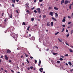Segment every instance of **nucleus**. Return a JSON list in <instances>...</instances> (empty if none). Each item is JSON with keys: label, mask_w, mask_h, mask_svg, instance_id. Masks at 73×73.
<instances>
[{"label": "nucleus", "mask_w": 73, "mask_h": 73, "mask_svg": "<svg viewBox=\"0 0 73 73\" xmlns=\"http://www.w3.org/2000/svg\"><path fill=\"white\" fill-rule=\"evenodd\" d=\"M54 9H55V10H57V11L58 10V8L57 7H54Z\"/></svg>", "instance_id": "obj_7"}, {"label": "nucleus", "mask_w": 73, "mask_h": 73, "mask_svg": "<svg viewBox=\"0 0 73 73\" xmlns=\"http://www.w3.org/2000/svg\"><path fill=\"white\" fill-rule=\"evenodd\" d=\"M51 61L52 62H53V60L52 59L51 60Z\"/></svg>", "instance_id": "obj_48"}, {"label": "nucleus", "mask_w": 73, "mask_h": 73, "mask_svg": "<svg viewBox=\"0 0 73 73\" xmlns=\"http://www.w3.org/2000/svg\"><path fill=\"white\" fill-rule=\"evenodd\" d=\"M73 15V13H72V15H71V16H72Z\"/></svg>", "instance_id": "obj_64"}, {"label": "nucleus", "mask_w": 73, "mask_h": 73, "mask_svg": "<svg viewBox=\"0 0 73 73\" xmlns=\"http://www.w3.org/2000/svg\"><path fill=\"white\" fill-rule=\"evenodd\" d=\"M62 21L63 22H65V19H63L62 20Z\"/></svg>", "instance_id": "obj_20"}, {"label": "nucleus", "mask_w": 73, "mask_h": 73, "mask_svg": "<svg viewBox=\"0 0 73 73\" xmlns=\"http://www.w3.org/2000/svg\"><path fill=\"white\" fill-rule=\"evenodd\" d=\"M41 70H43V68H40L39 69V71L40 72H42Z\"/></svg>", "instance_id": "obj_10"}, {"label": "nucleus", "mask_w": 73, "mask_h": 73, "mask_svg": "<svg viewBox=\"0 0 73 73\" xmlns=\"http://www.w3.org/2000/svg\"><path fill=\"white\" fill-rule=\"evenodd\" d=\"M33 68V66H32L30 67V69H32V68Z\"/></svg>", "instance_id": "obj_47"}, {"label": "nucleus", "mask_w": 73, "mask_h": 73, "mask_svg": "<svg viewBox=\"0 0 73 73\" xmlns=\"http://www.w3.org/2000/svg\"><path fill=\"white\" fill-rule=\"evenodd\" d=\"M25 5H26V6H27V5H29V3H26V4H25Z\"/></svg>", "instance_id": "obj_39"}, {"label": "nucleus", "mask_w": 73, "mask_h": 73, "mask_svg": "<svg viewBox=\"0 0 73 73\" xmlns=\"http://www.w3.org/2000/svg\"><path fill=\"white\" fill-rule=\"evenodd\" d=\"M57 63H60V61H57Z\"/></svg>", "instance_id": "obj_45"}, {"label": "nucleus", "mask_w": 73, "mask_h": 73, "mask_svg": "<svg viewBox=\"0 0 73 73\" xmlns=\"http://www.w3.org/2000/svg\"><path fill=\"white\" fill-rule=\"evenodd\" d=\"M35 7H33V8H31V9H32V10H33V9H35Z\"/></svg>", "instance_id": "obj_51"}, {"label": "nucleus", "mask_w": 73, "mask_h": 73, "mask_svg": "<svg viewBox=\"0 0 73 73\" xmlns=\"http://www.w3.org/2000/svg\"><path fill=\"white\" fill-rule=\"evenodd\" d=\"M31 40H35V37L33 36L31 38Z\"/></svg>", "instance_id": "obj_5"}, {"label": "nucleus", "mask_w": 73, "mask_h": 73, "mask_svg": "<svg viewBox=\"0 0 73 73\" xmlns=\"http://www.w3.org/2000/svg\"><path fill=\"white\" fill-rule=\"evenodd\" d=\"M55 17H56H56H58V14L56 13H55Z\"/></svg>", "instance_id": "obj_15"}, {"label": "nucleus", "mask_w": 73, "mask_h": 73, "mask_svg": "<svg viewBox=\"0 0 73 73\" xmlns=\"http://www.w3.org/2000/svg\"><path fill=\"white\" fill-rule=\"evenodd\" d=\"M8 57H5V59L6 60H8Z\"/></svg>", "instance_id": "obj_22"}, {"label": "nucleus", "mask_w": 73, "mask_h": 73, "mask_svg": "<svg viewBox=\"0 0 73 73\" xmlns=\"http://www.w3.org/2000/svg\"><path fill=\"white\" fill-rule=\"evenodd\" d=\"M27 62H28V64H29V62L28 60L27 59Z\"/></svg>", "instance_id": "obj_25"}, {"label": "nucleus", "mask_w": 73, "mask_h": 73, "mask_svg": "<svg viewBox=\"0 0 73 73\" xmlns=\"http://www.w3.org/2000/svg\"><path fill=\"white\" fill-rule=\"evenodd\" d=\"M29 28H30V27L29 26V27L27 29V31H29Z\"/></svg>", "instance_id": "obj_23"}, {"label": "nucleus", "mask_w": 73, "mask_h": 73, "mask_svg": "<svg viewBox=\"0 0 73 73\" xmlns=\"http://www.w3.org/2000/svg\"><path fill=\"white\" fill-rule=\"evenodd\" d=\"M11 36L13 37V38H15V41H17V37H18V36L16 35H14L13 36L12 34L10 35Z\"/></svg>", "instance_id": "obj_1"}, {"label": "nucleus", "mask_w": 73, "mask_h": 73, "mask_svg": "<svg viewBox=\"0 0 73 73\" xmlns=\"http://www.w3.org/2000/svg\"><path fill=\"white\" fill-rule=\"evenodd\" d=\"M66 32H67V33H68V30L66 29Z\"/></svg>", "instance_id": "obj_43"}, {"label": "nucleus", "mask_w": 73, "mask_h": 73, "mask_svg": "<svg viewBox=\"0 0 73 73\" xmlns=\"http://www.w3.org/2000/svg\"><path fill=\"white\" fill-rule=\"evenodd\" d=\"M49 15H50L52 16H53V12L51 11L50 12Z\"/></svg>", "instance_id": "obj_3"}, {"label": "nucleus", "mask_w": 73, "mask_h": 73, "mask_svg": "<svg viewBox=\"0 0 73 73\" xmlns=\"http://www.w3.org/2000/svg\"><path fill=\"white\" fill-rule=\"evenodd\" d=\"M4 13H3L2 14V16H4Z\"/></svg>", "instance_id": "obj_40"}, {"label": "nucleus", "mask_w": 73, "mask_h": 73, "mask_svg": "<svg viewBox=\"0 0 73 73\" xmlns=\"http://www.w3.org/2000/svg\"><path fill=\"white\" fill-rule=\"evenodd\" d=\"M58 40H59V41L60 42H62V40H60L59 38H58Z\"/></svg>", "instance_id": "obj_24"}, {"label": "nucleus", "mask_w": 73, "mask_h": 73, "mask_svg": "<svg viewBox=\"0 0 73 73\" xmlns=\"http://www.w3.org/2000/svg\"><path fill=\"white\" fill-rule=\"evenodd\" d=\"M71 34H72L73 33V30H72L71 31Z\"/></svg>", "instance_id": "obj_38"}, {"label": "nucleus", "mask_w": 73, "mask_h": 73, "mask_svg": "<svg viewBox=\"0 0 73 73\" xmlns=\"http://www.w3.org/2000/svg\"><path fill=\"white\" fill-rule=\"evenodd\" d=\"M51 26H53V22H52L51 23Z\"/></svg>", "instance_id": "obj_11"}, {"label": "nucleus", "mask_w": 73, "mask_h": 73, "mask_svg": "<svg viewBox=\"0 0 73 73\" xmlns=\"http://www.w3.org/2000/svg\"><path fill=\"white\" fill-rule=\"evenodd\" d=\"M25 56L26 57H28V55H27V54L25 53Z\"/></svg>", "instance_id": "obj_30"}, {"label": "nucleus", "mask_w": 73, "mask_h": 73, "mask_svg": "<svg viewBox=\"0 0 73 73\" xmlns=\"http://www.w3.org/2000/svg\"><path fill=\"white\" fill-rule=\"evenodd\" d=\"M7 18H6L4 20L5 22H6L7 21Z\"/></svg>", "instance_id": "obj_28"}, {"label": "nucleus", "mask_w": 73, "mask_h": 73, "mask_svg": "<svg viewBox=\"0 0 73 73\" xmlns=\"http://www.w3.org/2000/svg\"><path fill=\"white\" fill-rule=\"evenodd\" d=\"M66 45H68V46H69V44H68V43H66Z\"/></svg>", "instance_id": "obj_53"}, {"label": "nucleus", "mask_w": 73, "mask_h": 73, "mask_svg": "<svg viewBox=\"0 0 73 73\" xmlns=\"http://www.w3.org/2000/svg\"><path fill=\"white\" fill-rule=\"evenodd\" d=\"M66 65H67V66H68V63H66Z\"/></svg>", "instance_id": "obj_61"}, {"label": "nucleus", "mask_w": 73, "mask_h": 73, "mask_svg": "<svg viewBox=\"0 0 73 73\" xmlns=\"http://www.w3.org/2000/svg\"><path fill=\"white\" fill-rule=\"evenodd\" d=\"M27 12H28V13H29V10H27Z\"/></svg>", "instance_id": "obj_58"}, {"label": "nucleus", "mask_w": 73, "mask_h": 73, "mask_svg": "<svg viewBox=\"0 0 73 73\" xmlns=\"http://www.w3.org/2000/svg\"><path fill=\"white\" fill-rule=\"evenodd\" d=\"M7 53H11V51L9 49H7Z\"/></svg>", "instance_id": "obj_2"}, {"label": "nucleus", "mask_w": 73, "mask_h": 73, "mask_svg": "<svg viewBox=\"0 0 73 73\" xmlns=\"http://www.w3.org/2000/svg\"><path fill=\"white\" fill-rule=\"evenodd\" d=\"M49 23H50L49 22H47V26H50V24H49Z\"/></svg>", "instance_id": "obj_9"}, {"label": "nucleus", "mask_w": 73, "mask_h": 73, "mask_svg": "<svg viewBox=\"0 0 73 73\" xmlns=\"http://www.w3.org/2000/svg\"><path fill=\"white\" fill-rule=\"evenodd\" d=\"M9 61L10 63L11 62V60H9Z\"/></svg>", "instance_id": "obj_63"}, {"label": "nucleus", "mask_w": 73, "mask_h": 73, "mask_svg": "<svg viewBox=\"0 0 73 73\" xmlns=\"http://www.w3.org/2000/svg\"><path fill=\"white\" fill-rule=\"evenodd\" d=\"M52 7H49L48 8V10H50V9H52Z\"/></svg>", "instance_id": "obj_18"}, {"label": "nucleus", "mask_w": 73, "mask_h": 73, "mask_svg": "<svg viewBox=\"0 0 73 73\" xmlns=\"http://www.w3.org/2000/svg\"><path fill=\"white\" fill-rule=\"evenodd\" d=\"M43 0H39V2H42V1Z\"/></svg>", "instance_id": "obj_55"}, {"label": "nucleus", "mask_w": 73, "mask_h": 73, "mask_svg": "<svg viewBox=\"0 0 73 73\" xmlns=\"http://www.w3.org/2000/svg\"><path fill=\"white\" fill-rule=\"evenodd\" d=\"M52 19L53 20H54L55 21H57V20H56V19H54V17H52Z\"/></svg>", "instance_id": "obj_14"}, {"label": "nucleus", "mask_w": 73, "mask_h": 73, "mask_svg": "<svg viewBox=\"0 0 73 73\" xmlns=\"http://www.w3.org/2000/svg\"><path fill=\"white\" fill-rule=\"evenodd\" d=\"M1 70H4V69H3V68H1Z\"/></svg>", "instance_id": "obj_59"}, {"label": "nucleus", "mask_w": 73, "mask_h": 73, "mask_svg": "<svg viewBox=\"0 0 73 73\" xmlns=\"http://www.w3.org/2000/svg\"><path fill=\"white\" fill-rule=\"evenodd\" d=\"M55 48H57V49H58V47H57V46H56Z\"/></svg>", "instance_id": "obj_60"}, {"label": "nucleus", "mask_w": 73, "mask_h": 73, "mask_svg": "<svg viewBox=\"0 0 73 73\" xmlns=\"http://www.w3.org/2000/svg\"><path fill=\"white\" fill-rule=\"evenodd\" d=\"M71 23H72V22H70L68 23V25H69Z\"/></svg>", "instance_id": "obj_31"}, {"label": "nucleus", "mask_w": 73, "mask_h": 73, "mask_svg": "<svg viewBox=\"0 0 73 73\" xmlns=\"http://www.w3.org/2000/svg\"><path fill=\"white\" fill-rule=\"evenodd\" d=\"M10 17L11 18V19H12V14L10 16Z\"/></svg>", "instance_id": "obj_35"}, {"label": "nucleus", "mask_w": 73, "mask_h": 73, "mask_svg": "<svg viewBox=\"0 0 73 73\" xmlns=\"http://www.w3.org/2000/svg\"><path fill=\"white\" fill-rule=\"evenodd\" d=\"M34 20H35V18H32L31 19V20L32 21H34Z\"/></svg>", "instance_id": "obj_21"}, {"label": "nucleus", "mask_w": 73, "mask_h": 73, "mask_svg": "<svg viewBox=\"0 0 73 73\" xmlns=\"http://www.w3.org/2000/svg\"><path fill=\"white\" fill-rule=\"evenodd\" d=\"M68 19H71V17L69 16H68Z\"/></svg>", "instance_id": "obj_50"}, {"label": "nucleus", "mask_w": 73, "mask_h": 73, "mask_svg": "<svg viewBox=\"0 0 73 73\" xmlns=\"http://www.w3.org/2000/svg\"><path fill=\"white\" fill-rule=\"evenodd\" d=\"M12 6L13 7H15V5H14V4H12Z\"/></svg>", "instance_id": "obj_44"}, {"label": "nucleus", "mask_w": 73, "mask_h": 73, "mask_svg": "<svg viewBox=\"0 0 73 73\" xmlns=\"http://www.w3.org/2000/svg\"><path fill=\"white\" fill-rule=\"evenodd\" d=\"M34 3H36V0H35L34 1Z\"/></svg>", "instance_id": "obj_62"}, {"label": "nucleus", "mask_w": 73, "mask_h": 73, "mask_svg": "<svg viewBox=\"0 0 73 73\" xmlns=\"http://www.w3.org/2000/svg\"><path fill=\"white\" fill-rule=\"evenodd\" d=\"M65 29L64 28L63 29L62 31H61L62 32H63L64 31Z\"/></svg>", "instance_id": "obj_32"}, {"label": "nucleus", "mask_w": 73, "mask_h": 73, "mask_svg": "<svg viewBox=\"0 0 73 73\" xmlns=\"http://www.w3.org/2000/svg\"><path fill=\"white\" fill-rule=\"evenodd\" d=\"M34 12H35V13H37V11L36 10H34Z\"/></svg>", "instance_id": "obj_42"}, {"label": "nucleus", "mask_w": 73, "mask_h": 73, "mask_svg": "<svg viewBox=\"0 0 73 73\" xmlns=\"http://www.w3.org/2000/svg\"><path fill=\"white\" fill-rule=\"evenodd\" d=\"M37 21H40V20L39 19H37Z\"/></svg>", "instance_id": "obj_56"}, {"label": "nucleus", "mask_w": 73, "mask_h": 73, "mask_svg": "<svg viewBox=\"0 0 73 73\" xmlns=\"http://www.w3.org/2000/svg\"><path fill=\"white\" fill-rule=\"evenodd\" d=\"M38 12L39 14H40L41 13V11L40 10H38Z\"/></svg>", "instance_id": "obj_13"}, {"label": "nucleus", "mask_w": 73, "mask_h": 73, "mask_svg": "<svg viewBox=\"0 0 73 73\" xmlns=\"http://www.w3.org/2000/svg\"><path fill=\"white\" fill-rule=\"evenodd\" d=\"M40 8H37V9H36V10H40Z\"/></svg>", "instance_id": "obj_33"}, {"label": "nucleus", "mask_w": 73, "mask_h": 73, "mask_svg": "<svg viewBox=\"0 0 73 73\" xmlns=\"http://www.w3.org/2000/svg\"><path fill=\"white\" fill-rule=\"evenodd\" d=\"M73 4H70V6L69 7V8L70 9H71V8H72V5H73Z\"/></svg>", "instance_id": "obj_4"}, {"label": "nucleus", "mask_w": 73, "mask_h": 73, "mask_svg": "<svg viewBox=\"0 0 73 73\" xmlns=\"http://www.w3.org/2000/svg\"><path fill=\"white\" fill-rule=\"evenodd\" d=\"M68 1L66 0L65 1L64 4H68Z\"/></svg>", "instance_id": "obj_6"}, {"label": "nucleus", "mask_w": 73, "mask_h": 73, "mask_svg": "<svg viewBox=\"0 0 73 73\" xmlns=\"http://www.w3.org/2000/svg\"><path fill=\"white\" fill-rule=\"evenodd\" d=\"M69 50H70V52H73V50L71 49H70Z\"/></svg>", "instance_id": "obj_17"}, {"label": "nucleus", "mask_w": 73, "mask_h": 73, "mask_svg": "<svg viewBox=\"0 0 73 73\" xmlns=\"http://www.w3.org/2000/svg\"><path fill=\"white\" fill-rule=\"evenodd\" d=\"M41 60H39V64H41Z\"/></svg>", "instance_id": "obj_34"}, {"label": "nucleus", "mask_w": 73, "mask_h": 73, "mask_svg": "<svg viewBox=\"0 0 73 73\" xmlns=\"http://www.w3.org/2000/svg\"><path fill=\"white\" fill-rule=\"evenodd\" d=\"M11 72H12V73H14V71H13V70H11Z\"/></svg>", "instance_id": "obj_46"}, {"label": "nucleus", "mask_w": 73, "mask_h": 73, "mask_svg": "<svg viewBox=\"0 0 73 73\" xmlns=\"http://www.w3.org/2000/svg\"><path fill=\"white\" fill-rule=\"evenodd\" d=\"M59 33V32H58L56 33H55V35H58Z\"/></svg>", "instance_id": "obj_16"}, {"label": "nucleus", "mask_w": 73, "mask_h": 73, "mask_svg": "<svg viewBox=\"0 0 73 73\" xmlns=\"http://www.w3.org/2000/svg\"><path fill=\"white\" fill-rule=\"evenodd\" d=\"M43 17V18H45V17H46V15H44Z\"/></svg>", "instance_id": "obj_27"}, {"label": "nucleus", "mask_w": 73, "mask_h": 73, "mask_svg": "<svg viewBox=\"0 0 73 73\" xmlns=\"http://www.w3.org/2000/svg\"><path fill=\"white\" fill-rule=\"evenodd\" d=\"M65 56H68V54H66L65 55Z\"/></svg>", "instance_id": "obj_49"}, {"label": "nucleus", "mask_w": 73, "mask_h": 73, "mask_svg": "<svg viewBox=\"0 0 73 73\" xmlns=\"http://www.w3.org/2000/svg\"><path fill=\"white\" fill-rule=\"evenodd\" d=\"M64 3V0H62V3Z\"/></svg>", "instance_id": "obj_57"}, {"label": "nucleus", "mask_w": 73, "mask_h": 73, "mask_svg": "<svg viewBox=\"0 0 73 73\" xmlns=\"http://www.w3.org/2000/svg\"><path fill=\"white\" fill-rule=\"evenodd\" d=\"M23 24L24 25H26V24H25V22H23Z\"/></svg>", "instance_id": "obj_29"}, {"label": "nucleus", "mask_w": 73, "mask_h": 73, "mask_svg": "<svg viewBox=\"0 0 73 73\" xmlns=\"http://www.w3.org/2000/svg\"><path fill=\"white\" fill-rule=\"evenodd\" d=\"M30 58H31V59H33V57L32 56H30Z\"/></svg>", "instance_id": "obj_41"}, {"label": "nucleus", "mask_w": 73, "mask_h": 73, "mask_svg": "<svg viewBox=\"0 0 73 73\" xmlns=\"http://www.w3.org/2000/svg\"><path fill=\"white\" fill-rule=\"evenodd\" d=\"M62 27H65V25H62Z\"/></svg>", "instance_id": "obj_52"}, {"label": "nucleus", "mask_w": 73, "mask_h": 73, "mask_svg": "<svg viewBox=\"0 0 73 73\" xmlns=\"http://www.w3.org/2000/svg\"><path fill=\"white\" fill-rule=\"evenodd\" d=\"M58 53H56L55 52H53V54L54 55H57V54H58Z\"/></svg>", "instance_id": "obj_12"}, {"label": "nucleus", "mask_w": 73, "mask_h": 73, "mask_svg": "<svg viewBox=\"0 0 73 73\" xmlns=\"http://www.w3.org/2000/svg\"><path fill=\"white\" fill-rule=\"evenodd\" d=\"M16 12H17V13H19V12L18 11V10H17L16 11Z\"/></svg>", "instance_id": "obj_54"}, {"label": "nucleus", "mask_w": 73, "mask_h": 73, "mask_svg": "<svg viewBox=\"0 0 73 73\" xmlns=\"http://www.w3.org/2000/svg\"><path fill=\"white\" fill-rule=\"evenodd\" d=\"M69 36V34H68L66 35L67 37H68Z\"/></svg>", "instance_id": "obj_26"}, {"label": "nucleus", "mask_w": 73, "mask_h": 73, "mask_svg": "<svg viewBox=\"0 0 73 73\" xmlns=\"http://www.w3.org/2000/svg\"><path fill=\"white\" fill-rule=\"evenodd\" d=\"M37 60H35V64H36L37 63Z\"/></svg>", "instance_id": "obj_37"}, {"label": "nucleus", "mask_w": 73, "mask_h": 73, "mask_svg": "<svg viewBox=\"0 0 73 73\" xmlns=\"http://www.w3.org/2000/svg\"><path fill=\"white\" fill-rule=\"evenodd\" d=\"M12 1V2L14 3H15V0H11Z\"/></svg>", "instance_id": "obj_19"}, {"label": "nucleus", "mask_w": 73, "mask_h": 73, "mask_svg": "<svg viewBox=\"0 0 73 73\" xmlns=\"http://www.w3.org/2000/svg\"><path fill=\"white\" fill-rule=\"evenodd\" d=\"M62 60H63V59H62V58H60V61H62Z\"/></svg>", "instance_id": "obj_36"}, {"label": "nucleus", "mask_w": 73, "mask_h": 73, "mask_svg": "<svg viewBox=\"0 0 73 73\" xmlns=\"http://www.w3.org/2000/svg\"><path fill=\"white\" fill-rule=\"evenodd\" d=\"M68 63L70 66H72V64L70 62H69Z\"/></svg>", "instance_id": "obj_8"}]
</instances>
